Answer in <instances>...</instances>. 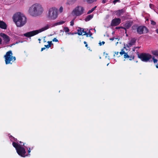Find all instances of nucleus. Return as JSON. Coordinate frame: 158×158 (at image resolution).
I'll return each instance as SVG.
<instances>
[{
  "label": "nucleus",
  "instance_id": "nucleus-18",
  "mask_svg": "<svg viewBox=\"0 0 158 158\" xmlns=\"http://www.w3.org/2000/svg\"><path fill=\"white\" fill-rule=\"evenodd\" d=\"M65 21L61 20L59 22H57L55 23V25H60L64 24L65 23Z\"/></svg>",
  "mask_w": 158,
  "mask_h": 158
},
{
  "label": "nucleus",
  "instance_id": "nucleus-29",
  "mask_svg": "<svg viewBox=\"0 0 158 158\" xmlns=\"http://www.w3.org/2000/svg\"><path fill=\"white\" fill-rule=\"evenodd\" d=\"M74 19H73L70 22V25L71 26H73L74 25Z\"/></svg>",
  "mask_w": 158,
  "mask_h": 158
},
{
  "label": "nucleus",
  "instance_id": "nucleus-37",
  "mask_svg": "<svg viewBox=\"0 0 158 158\" xmlns=\"http://www.w3.org/2000/svg\"><path fill=\"white\" fill-rule=\"evenodd\" d=\"M89 36H90L92 35V33L90 32V31H89Z\"/></svg>",
  "mask_w": 158,
  "mask_h": 158
},
{
  "label": "nucleus",
  "instance_id": "nucleus-35",
  "mask_svg": "<svg viewBox=\"0 0 158 158\" xmlns=\"http://www.w3.org/2000/svg\"><path fill=\"white\" fill-rule=\"evenodd\" d=\"M107 2V0H103L102 1V3L104 4Z\"/></svg>",
  "mask_w": 158,
  "mask_h": 158
},
{
  "label": "nucleus",
  "instance_id": "nucleus-10",
  "mask_svg": "<svg viewBox=\"0 0 158 158\" xmlns=\"http://www.w3.org/2000/svg\"><path fill=\"white\" fill-rule=\"evenodd\" d=\"M121 23V20L119 18L115 19L112 21L111 25L112 26H116L118 25Z\"/></svg>",
  "mask_w": 158,
  "mask_h": 158
},
{
  "label": "nucleus",
  "instance_id": "nucleus-33",
  "mask_svg": "<svg viewBox=\"0 0 158 158\" xmlns=\"http://www.w3.org/2000/svg\"><path fill=\"white\" fill-rule=\"evenodd\" d=\"M52 41H53V42H58V40L56 38H54L53 40H52Z\"/></svg>",
  "mask_w": 158,
  "mask_h": 158
},
{
  "label": "nucleus",
  "instance_id": "nucleus-48",
  "mask_svg": "<svg viewBox=\"0 0 158 158\" xmlns=\"http://www.w3.org/2000/svg\"><path fill=\"white\" fill-rule=\"evenodd\" d=\"M156 68H158V64H156Z\"/></svg>",
  "mask_w": 158,
  "mask_h": 158
},
{
  "label": "nucleus",
  "instance_id": "nucleus-44",
  "mask_svg": "<svg viewBox=\"0 0 158 158\" xmlns=\"http://www.w3.org/2000/svg\"><path fill=\"white\" fill-rule=\"evenodd\" d=\"M2 41V40L0 38V44H1Z\"/></svg>",
  "mask_w": 158,
  "mask_h": 158
},
{
  "label": "nucleus",
  "instance_id": "nucleus-41",
  "mask_svg": "<svg viewBox=\"0 0 158 158\" xmlns=\"http://www.w3.org/2000/svg\"><path fill=\"white\" fill-rule=\"evenodd\" d=\"M45 49V47L42 48L41 49V51H43V50H44Z\"/></svg>",
  "mask_w": 158,
  "mask_h": 158
},
{
  "label": "nucleus",
  "instance_id": "nucleus-53",
  "mask_svg": "<svg viewBox=\"0 0 158 158\" xmlns=\"http://www.w3.org/2000/svg\"><path fill=\"white\" fill-rule=\"evenodd\" d=\"M44 42H46V41H45V40H44Z\"/></svg>",
  "mask_w": 158,
  "mask_h": 158
},
{
  "label": "nucleus",
  "instance_id": "nucleus-2",
  "mask_svg": "<svg viewBox=\"0 0 158 158\" xmlns=\"http://www.w3.org/2000/svg\"><path fill=\"white\" fill-rule=\"evenodd\" d=\"M44 11L42 5L39 3H35L30 6L28 10L29 14L33 17H37L42 14Z\"/></svg>",
  "mask_w": 158,
  "mask_h": 158
},
{
  "label": "nucleus",
  "instance_id": "nucleus-5",
  "mask_svg": "<svg viewBox=\"0 0 158 158\" xmlns=\"http://www.w3.org/2000/svg\"><path fill=\"white\" fill-rule=\"evenodd\" d=\"M48 26H46L43 27L42 28H41L40 29L33 31L29 32H27L25 34H23V35L25 36L28 37L36 35L38 34V33L40 32H41L47 30L48 29Z\"/></svg>",
  "mask_w": 158,
  "mask_h": 158
},
{
  "label": "nucleus",
  "instance_id": "nucleus-47",
  "mask_svg": "<svg viewBox=\"0 0 158 158\" xmlns=\"http://www.w3.org/2000/svg\"><path fill=\"white\" fill-rule=\"evenodd\" d=\"M118 52H115V54H116V55H118Z\"/></svg>",
  "mask_w": 158,
  "mask_h": 158
},
{
  "label": "nucleus",
  "instance_id": "nucleus-12",
  "mask_svg": "<svg viewBox=\"0 0 158 158\" xmlns=\"http://www.w3.org/2000/svg\"><path fill=\"white\" fill-rule=\"evenodd\" d=\"M136 40L135 38L132 39L129 43L127 44V46L128 48L134 45Z\"/></svg>",
  "mask_w": 158,
  "mask_h": 158
},
{
  "label": "nucleus",
  "instance_id": "nucleus-19",
  "mask_svg": "<svg viewBox=\"0 0 158 158\" xmlns=\"http://www.w3.org/2000/svg\"><path fill=\"white\" fill-rule=\"evenodd\" d=\"M77 0H67V3L68 4H72L75 2Z\"/></svg>",
  "mask_w": 158,
  "mask_h": 158
},
{
  "label": "nucleus",
  "instance_id": "nucleus-22",
  "mask_svg": "<svg viewBox=\"0 0 158 158\" xmlns=\"http://www.w3.org/2000/svg\"><path fill=\"white\" fill-rule=\"evenodd\" d=\"M82 30L80 28H79V29L77 30L78 34L79 35H82Z\"/></svg>",
  "mask_w": 158,
  "mask_h": 158
},
{
  "label": "nucleus",
  "instance_id": "nucleus-25",
  "mask_svg": "<svg viewBox=\"0 0 158 158\" xmlns=\"http://www.w3.org/2000/svg\"><path fill=\"white\" fill-rule=\"evenodd\" d=\"M152 60L154 63H156L157 62V60L155 59L154 57H152Z\"/></svg>",
  "mask_w": 158,
  "mask_h": 158
},
{
  "label": "nucleus",
  "instance_id": "nucleus-13",
  "mask_svg": "<svg viewBox=\"0 0 158 158\" xmlns=\"http://www.w3.org/2000/svg\"><path fill=\"white\" fill-rule=\"evenodd\" d=\"M7 25L3 21H0V28L6 29Z\"/></svg>",
  "mask_w": 158,
  "mask_h": 158
},
{
  "label": "nucleus",
  "instance_id": "nucleus-15",
  "mask_svg": "<svg viewBox=\"0 0 158 158\" xmlns=\"http://www.w3.org/2000/svg\"><path fill=\"white\" fill-rule=\"evenodd\" d=\"M93 17V15H88L87 17L85 19V20L86 21H88L90 20L91 19H92Z\"/></svg>",
  "mask_w": 158,
  "mask_h": 158
},
{
  "label": "nucleus",
  "instance_id": "nucleus-24",
  "mask_svg": "<svg viewBox=\"0 0 158 158\" xmlns=\"http://www.w3.org/2000/svg\"><path fill=\"white\" fill-rule=\"evenodd\" d=\"M64 30L65 32H68L69 31V28L67 27H64Z\"/></svg>",
  "mask_w": 158,
  "mask_h": 158
},
{
  "label": "nucleus",
  "instance_id": "nucleus-4",
  "mask_svg": "<svg viewBox=\"0 0 158 158\" xmlns=\"http://www.w3.org/2000/svg\"><path fill=\"white\" fill-rule=\"evenodd\" d=\"M58 15L57 10L56 8L52 7L49 9L47 15L49 19L54 20L57 18Z\"/></svg>",
  "mask_w": 158,
  "mask_h": 158
},
{
  "label": "nucleus",
  "instance_id": "nucleus-1",
  "mask_svg": "<svg viewBox=\"0 0 158 158\" xmlns=\"http://www.w3.org/2000/svg\"><path fill=\"white\" fill-rule=\"evenodd\" d=\"M12 19L16 26L21 27L27 23V18L25 15L20 12L15 13L12 17Z\"/></svg>",
  "mask_w": 158,
  "mask_h": 158
},
{
  "label": "nucleus",
  "instance_id": "nucleus-39",
  "mask_svg": "<svg viewBox=\"0 0 158 158\" xmlns=\"http://www.w3.org/2000/svg\"><path fill=\"white\" fill-rule=\"evenodd\" d=\"M84 44H85V47H87V46H88V44H87V43L86 42H85V41H84Z\"/></svg>",
  "mask_w": 158,
  "mask_h": 158
},
{
  "label": "nucleus",
  "instance_id": "nucleus-9",
  "mask_svg": "<svg viewBox=\"0 0 158 158\" xmlns=\"http://www.w3.org/2000/svg\"><path fill=\"white\" fill-rule=\"evenodd\" d=\"M148 31L147 28L144 26H139L137 29L138 33L140 34L147 33Z\"/></svg>",
  "mask_w": 158,
  "mask_h": 158
},
{
  "label": "nucleus",
  "instance_id": "nucleus-28",
  "mask_svg": "<svg viewBox=\"0 0 158 158\" xmlns=\"http://www.w3.org/2000/svg\"><path fill=\"white\" fill-rule=\"evenodd\" d=\"M63 7L62 6H61L59 9V12L60 13L62 12L63 11Z\"/></svg>",
  "mask_w": 158,
  "mask_h": 158
},
{
  "label": "nucleus",
  "instance_id": "nucleus-8",
  "mask_svg": "<svg viewBox=\"0 0 158 158\" xmlns=\"http://www.w3.org/2000/svg\"><path fill=\"white\" fill-rule=\"evenodd\" d=\"M138 57L143 62H152V60H150L152 58V56L148 53H142L138 55Z\"/></svg>",
  "mask_w": 158,
  "mask_h": 158
},
{
  "label": "nucleus",
  "instance_id": "nucleus-21",
  "mask_svg": "<svg viewBox=\"0 0 158 158\" xmlns=\"http://www.w3.org/2000/svg\"><path fill=\"white\" fill-rule=\"evenodd\" d=\"M123 11L122 10H119L117 11L116 15L118 16L120 15L123 13Z\"/></svg>",
  "mask_w": 158,
  "mask_h": 158
},
{
  "label": "nucleus",
  "instance_id": "nucleus-50",
  "mask_svg": "<svg viewBox=\"0 0 158 158\" xmlns=\"http://www.w3.org/2000/svg\"><path fill=\"white\" fill-rule=\"evenodd\" d=\"M102 43L103 44H105V42L104 41H102Z\"/></svg>",
  "mask_w": 158,
  "mask_h": 158
},
{
  "label": "nucleus",
  "instance_id": "nucleus-51",
  "mask_svg": "<svg viewBox=\"0 0 158 158\" xmlns=\"http://www.w3.org/2000/svg\"><path fill=\"white\" fill-rule=\"evenodd\" d=\"M109 63H108V64H107V66H108V65H109Z\"/></svg>",
  "mask_w": 158,
  "mask_h": 158
},
{
  "label": "nucleus",
  "instance_id": "nucleus-42",
  "mask_svg": "<svg viewBox=\"0 0 158 158\" xmlns=\"http://www.w3.org/2000/svg\"><path fill=\"white\" fill-rule=\"evenodd\" d=\"M114 39H115L113 37V38H110V40H113Z\"/></svg>",
  "mask_w": 158,
  "mask_h": 158
},
{
  "label": "nucleus",
  "instance_id": "nucleus-46",
  "mask_svg": "<svg viewBox=\"0 0 158 158\" xmlns=\"http://www.w3.org/2000/svg\"><path fill=\"white\" fill-rule=\"evenodd\" d=\"M156 33L158 34V29H157L156 30Z\"/></svg>",
  "mask_w": 158,
  "mask_h": 158
},
{
  "label": "nucleus",
  "instance_id": "nucleus-34",
  "mask_svg": "<svg viewBox=\"0 0 158 158\" xmlns=\"http://www.w3.org/2000/svg\"><path fill=\"white\" fill-rule=\"evenodd\" d=\"M151 23L153 25H155L156 24V22L153 21H151Z\"/></svg>",
  "mask_w": 158,
  "mask_h": 158
},
{
  "label": "nucleus",
  "instance_id": "nucleus-11",
  "mask_svg": "<svg viewBox=\"0 0 158 158\" xmlns=\"http://www.w3.org/2000/svg\"><path fill=\"white\" fill-rule=\"evenodd\" d=\"M0 35L3 38L4 42L6 43L10 41V38L8 35L3 33H1Z\"/></svg>",
  "mask_w": 158,
  "mask_h": 158
},
{
  "label": "nucleus",
  "instance_id": "nucleus-3",
  "mask_svg": "<svg viewBox=\"0 0 158 158\" xmlns=\"http://www.w3.org/2000/svg\"><path fill=\"white\" fill-rule=\"evenodd\" d=\"M21 144H19L18 142H13L12 145L14 147L16 150L18 154L20 156L24 157L26 155H25L26 153V151L25 149L23 147V146L24 145V143L21 141L19 142Z\"/></svg>",
  "mask_w": 158,
  "mask_h": 158
},
{
  "label": "nucleus",
  "instance_id": "nucleus-49",
  "mask_svg": "<svg viewBox=\"0 0 158 158\" xmlns=\"http://www.w3.org/2000/svg\"><path fill=\"white\" fill-rule=\"evenodd\" d=\"M120 28V27H116V28L117 29H118Z\"/></svg>",
  "mask_w": 158,
  "mask_h": 158
},
{
  "label": "nucleus",
  "instance_id": "nucleus-32",
  "mask_svg": "<svg viewBox=\"0 0 158 158\" xmlns=\"http://www.w3.org/2000/svg\"><path fill=\"white\" fill-rule=\"evenodd\" d=\"M83 34V35H85L86 34V32L85 31H84V30H82V34Z\"/></svg>",
  "mask_w": 158,
  "mask_h": 158
},
{
  "label": "nucleus",
  "instance_id": "nucleus-26",
  "mask_svg": "<svg viewBox=\"0 0 158 158\" xmlns=\"http://www.w3.org/2000/svg\"><path fill=\"white\" fill-rule=\"evenodd\" d=\"M10 140L12 141H16L17 139H16L14 137H12V136H11V137H10Z\"/></svg>",
  "mask_w": 158,
  "mask_h": 158
},
{
  "label": "nucleus",
  "instance_id": "nucleus-45",
  "mask_svg": "<svg viewBox=\"0 0 158 158\" xmlns=\"http://www.w3.org/2000/svg\"><path fill=\"white\" fill-rule=\"evenodd\" d=\"M99 45L101 46V45H102V43H101V42H100V43H99Z\"/></svg>",
  "mask_w": 158,
  "mask_h": 158
},
{
  "label": "nucleus",
  "instance_id": "nucleus-16",
  "mask_svg": "<svg viewBox=\"0 0 158 158\" xmlns=\"http://www.w3.org/2000/svg\"><path fill=\"white\" fill-rule=\"evenodd\" d=\"M97 0H85V1L88 4H92L96 2Z\"/></svg>",
  "mask_w": 158,
  "mask_h": 158
},
{
  "label": "nucleus",
  "instance_id": "nucleus-52",
  "mask_svg": "<svg viewBox=\"0 0 158 158\" xmlns=\"http://www.w3.org/2000/svg\"><path fill=\"white\" fill-rule=\"evenodd\" d=\"M39 40V41H40V39H39V40Z\"/></svg>",
  "mask_w": 158,
  "mask_h": 158
},
{
  "label": "nucleus",
  "instance_id": "nucleus-7",
  "mask_svg": "<svg viewBox=\"0 0 158 158\" xmlns=\"http://www.w3.org/2000/svg\"><path fill=\"white\" fill-rule=\"evenodd\" d=\"M12 55V51H10L6 53V54L4 56L6 64H12L11 62H13L15 60V57L13 56Z\"/></svg>",
  "mask_w": 158,
  "mask_h": 158
},
{
  "label": "nucleus",
  "instance_id": "nucleus-27",
  "mask_svg": "<svg viewBox=\"0 0 158 158\" xmlns=\"http://www.w3.org/2000/svg\"><path fill=\"white\" fill-rule=\"evenodd\" d=\"M124 56L125 58L129 57V56L128 55L127 53L126 52L124 53Z\"/></svg>",
  "mask_w": 158,
  "mask_h": 158
},
{
  "label": "nucleus",
  "instance_id": "nucleus-20",
  "mask_svg": "<svg viewBox=\"0 0 158 158\" xmlns=\"http://www.w3.org/2000/svg\"><path fill=\"white\" fill-rule=\"evenodd\" d=\"M149 7H150L151 9H153L154 10V11L156 13H157V14H158V11H156L154 9V7H155V6L153 5V4H149Z\"/></svg>",
  "mask_w": 158,
  "mask_h": 158
},
{
  "label": "nucleus",
  "instance_id": "nucleus-30",
  "mask_svg": "<svg viewBox=\"0 0 158 158\" xmlns=\"http://www.w3.org/2000/svg\"><path fill=\"white\" fill-rule=\"evenodd\" d=\"M45 48H48L51 47V45L50 44H48L47 45H45Z\"/></svg>",
  "mask_w": 158,
  "mask_h": 158
},
{
  "label": "nucleus",
  "instance_id": "nucleus-40",
  "mask_svg": "<svg viewBox=\"0 0 158 158\" xmlns=\"http://www.w3.org/2000/svg\"><path fill=\"white\" fill-rule=\"evenodd\" d=\"M48 44H50L51 45L52 44V41H48Z\"/></svg>",
  "mask_w": 158,
  "mask_h": 158
},
{
  "label": "nucleus",
  "instance_id": "nucleus-17",
  "mask_svg": "<svg viewBox=\"0 0 158 158\" xmlns=\"http://www.w3.org/2000/svg\"><path fill=\"white\" fill-rule=\"evenodd\" d=\"M152 54L156 56H158V49L152 51Z\"/></svg>",
  "mask_w": 158,
  "mask_h": 158
},
{
  "label": "nucleus",
  "instance_id": "nucleus-14",
  "mask_svg": "<svg viewBox=\"0 0 158 158\" xmlns=\"http://www.w3.org/2000/svg\"><path fill=\"white\" fill-rule=\"evenodd\" d=\"M132 24V23L131 22H127L125 24V27L127 29L129 28Z\"/></svg>",
  "mask_w": 158,
  "mask_h": 158
},
{
  "label": "nucleus",
  "instance_id": "nucleus-36",
  "mask_svg": "<svg viewBox=\"0 0 158 158\" xmlns=\"http://www.w3.org/2000/svg\"><path fill=\"white\" fill-rule=\"evenodd\" d=\"M125 53L124 51H122L120 52V53L121 55H122L123 54H124Z\"/></svg>",
  "mask_w": 158,
  "mask_h": 158
},
{
  "label": "nucleus",
  "instance_id": "nucleus-38",
  "mask_svg": "<svg viewBox=\"0 0 158 158\" xmlns=\"http://www.w3.org/2000/svg\"><path fill=\"white\" fill-rule=\"evenodd\" d=\"M31 152V151H30V148H29V149H28V153H29ZM29 155H30V154H28Z\"/></svg>",
  "mask_w": 158,
  "mask_h": 158
},
{
  "label": "nucleus",
  "instance_id": "nucleus-6",
  "mask_svg": "<svg viewBox=\"0 0 158 158\" xmlns=\"http://www.w3.org/2000/svg\"><path fill=\"white\" fill-rule=\"evenodd\" d=\"M84 8L81 6H77L73 10L72 15L74 16L77 17L82 15L84 13Z\"/></svg>",
  "mask_w": 158,
  "mask_h": 158
},
{
  "label": "nucleus",
  "instance_id": "nucleus-31",
  "mask_svg": "<svg viewBox=\"0 0 158 158\" xmlns=\"http://www.w3.org/2000/svg\"><path fill=\"white\" fill-rule=\"evenodd\" d=\"M120 0H114L113 2L114 4H115L117 2H119Z\"/></svg>",
  "mask_w": 158,
  "mask_h": 158
},
{
  "label": "nucleus",
  "instance_id": "nucleus-43",
  "mask_svg": "<svg viewBox=\"0 0 158 158\" xmlns=\"http://www.w3.org/2000/svg\"><path fill=\"white\" fill-rule=\"evenodd\" d=\"M85 35H86L87 37H88L89 36V35L88 33H86V34Z\"/></svg>",
  "mask_w": 158,
  "mask_h": 158
},
{
  "label": "nucleus",
  "instance_id": "nucleus-23",
  "mask_svg": "<svg viewBox=\"0 0 158 158\" xmlns=\"http://www.w3.org/2000/svg\"><path fill=\"white\" fill-rule=\"evenodd\" d=\"M96 7V6H95L93 8L90 10L88 11L87 12V14H89L91 13L92 12H93L95 9Z\"/></svg>",
  "mask_w": 158,
  "mask_h": 158
}]
</instances>
